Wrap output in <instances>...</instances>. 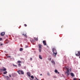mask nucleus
<instances>
[{
	"label": "nucleus",
	"instance_id": "obj_19",
	"mask_svg": "<svg viewBox=\"0 0 80 80\" xmlns=\"http://www.w3.org/2000/svg\"><path fill=\"white\" fill-rule=\"evenodd\" d=\"M55 73H57V72H58V71H57V70L55 69Z\"/></svg>",
	"mask_w": 80,
	"mask_h": 80
},
{
	"label": "nucleus",
	"instance_id": "obj_20",
	"mask_svg": "<svg viewBox=\"0 0 80 80\" xmlns=\"http://www.w3.org/2000/svg\"><path fill=\"white\" fill-rule=\"evenodd\" d=\"M18 65L19 67H20V66H21V64H20V63H19V64H18Z\"/></svg>",
	"mask_w": 80,
	"mask_h": 80
},
{
	"label": "nucleus",
	"instance_id": "obj_16",
	"mask_svg": "<svg viewBox=\"0 0 80 80\" xmlns=\"http://www.w3.org/2000/svg\"><path fill=\"white\" fill-rule=\"evenodd\" d=\"M34 38L35 39V40H36V41L38 40V38Z\"/></svg>",
	"mask_w": 80,
	"mask_h": 80
},
{
	"label": "nucleus",
	"instance_id": "obj_5",
	"mask_svg": "<svg viewBox=\"0 0 80 80\" xmlns=\"http://www.w3.org/2000/svg\"><path fill=\"white\" fill-rule=\"evenodd\" d=\"M5 32H2L1 33V36H3L5 35Z\"/></svg>",
	"mask_w": 80,
	"mask_h": 80
},
{
	"label": "nucleus",
	"instance_id": "obj_6",
	"mask_svg": "<svg viewBox=\"0 0 80 80\" xmlns=\"http://www.w3.org/2000/svg\"><path fill=\"white\" fill-rule=\"evenodd\" d=\"M66 73H67L68 75V76L69 75H70V73H69V70H68L67 71H66Z\"/></svg>",
	"mask_w": 80,
	"mask_h": 80
},
{
	"label": "nucleus",
	"instance_id": "obj_21",
	"mask_svg": "<svg viewBox=\"0 0 80 80\" xmlns=\"http://www.w3.org/2000/svg\"><path fill=\"white\" fill-rule=\"evenodd\" d=\"M24 26H25V27H27V24H24Z\"/></svg>",
	"mask_w": 80,
	"mask_h": 80
},
{
	"label": "nucleus",
	"instance_id": "obj_11",
	"mask_svg": "<svg viewBox=\"0 0 80 80\" xmlns=\"http://www.w3.org/2000/svg\"><path fill=\"white\" fill-rule=\"evenodd\" d=\"M71 76H72V77H74V76H75L74 75V74H73V73H71Z\"/></svg>",
	"mask_w": 80,
	"mask_h": 80
},
{
	"label": "nucleus",
	"instance_id": "obj_14",
	"mask_svg": "<svg viewBox=\"0 0 80 80\" xmlns=\"http://www.w3.org/2000/svg\"><path fill=\"white\" fill-rule=\"evenodd\" d=\"M17 63H22V62L20 61H18L17 62Z\"/></svg>",
	"mask_w": 80,
	"mask_h": 80
},
{
	"label": "nucleus",
	"instance_id": "obj_10",
	"mask_svg": "<svg viewBox=\"0 0 80 80\" xmlns=\"http://www.w3.org/2000/svg\"><path fill=\"white\" fill-rule=\"evenodd\" d=\"M26 34H27L26 33H25V34H23L22 35H24V36L25 37L27 38V35H26Z\"/></svg>",
	"mask_w": 80,
	"mask_h": 80
},
{
	"label": "nucleus",
	"instance_id": "obj_3",
	"mask_svg": "<svg viewBox=\"0 0 80 80\" xmlns=\"http://www.w3.org/2000/svg\"><path fill=\"white\" fill-rule=\"evenodd\" d=\"M39 50V52H41V50H42V45L41 44H38Z\"/></svg>",
	"mask_w": 80,
	"mask_h": 80
},
{
	"label": "nucleus",
	"instance_id": "obj_15",
	"mask_svg": "<svg viewBox=\"0 0 80 80\" xmlns=\"http://www.w3.org/2000/svg\"><path fill=\"white\" fill-rule=\"evenodd\" d=\"M31 78H32V79H34V77H33V76H31Z\"/></svg>",
	"mask_w": 80,
	"mask_h": 80
},
{
	"label": "nucleus",
	"instance_id": "obj_33",
	"mask_svg": "<svg viewBox=\"0 0 80 80\" xmlns=\"http://www.w3.org/2000/svg\"><path fill=\"white\" fill-rule=\"evenodd\" d=\"M40 75L41 76H42V74H41Z\"/></svg>",
	"mask_w": 80,
	"mask_h": 80
},
{
	"label": "nucleus",
	"instance_id": "obj_2",
	"mask_svg": "<svg viewBox=\"0 0 80 80\" xmlns=\"http://www.w3.org/2000/svg\"><path fill=\"white\" fill-rule=\"evenodd\" d=\"M18 73L19 75H20V74H22V75H23V74H24V72H23L22 70H19L18 71Z\"/></svg>",
	"mask_w": 80,
	"mask_h": 80
},
{
	"label": "nucleus",
	"instance_id": "obj_24",
	"mask_svg": "<svg viewBox=\"0 0 80 80\" xmlns=\"http://www.w3.org/2000/svg\"><path fill=\"white\" fill-rule=\"evenodd\" d=\"M47 75H48V76H49L50 75V74L49 73H47Z\"/></svg>",
	"mask_w": 80,
	"mask_h": 80
},
{
	"label": "nucleus",
	"instance_id": "obj_22",
	"mask_svg": "<svg viewBox=\"0 0 80 80\" xmlns=\"http://www.w3.org/2000/svg\"><path fill=\"white\" fill-rule=\"evenodd\" d=\"M2 38H0V41H2Z\"/></svg>",
	"mask_w": 80,
	"mask_h": 80
},
{
	"label": "nucleus",
	"instance_id": "obj_31",
	"mask_svg": "<svg viewBox=\"0 0 80 80\" xmlns=\"http://www.w3.org/2000/svg\"><path fill=\"white\" fill-rule=\"evenodd\" d=\"M51 58H49V60H50V61H51Z\"/></svg>",
	"mask_w": 80,
	"mask_h": 80
},
{
	"label": "nucleus",
	"instance_id": "obj_23",
	"mask_svg": "<svg viewBox=\"0 0 80 80\" xmlns=\"http://www.w3.org/2000/svg\"><path fill=\"white\" fill-rule=\"evenodd\" d=\"M25 48H28V46L26 45L25 47Z\"/></svg>",
	"mask_w": 80,
	"mask_h": 80
},
{
	"label": "nucleus",
	"instance_id": "obj_28",
	"mask_svg": "<svg viewBox=\"0 0 80 80\" xmlns=\"http://www.w3.org/2000/svg\"><path fill=\"white\" fill-rule=\"evenodd\" d=\"M7 80H10V79H8V78H7Z\"/></svg>",
	"mask_w": 80,
	"mask_h": 80
},
{
	"label": "nucleus",
	"instance_id": "obj_35",
	"mask_svg": "<svg viewBox=\"0 0 80 80\" xmlns=\"http://www.w3.org/2000/svg\"><path fill=\"white\" fill-rule=\"evenodd\" d=\"M13 66H14L15 67H16V65H13Z\"/></svg>",
	"mask_w": 80,
	"mask_h": 80
},
{
	"label": "nucleus",
	"instance_id": "obj_17",
	"mask_svg": "<svg viewBox=\"0 0 80 80\" xmlns=\"http://www.w3.org/2000/svg\"><path fill=\"white\" fill-rule=\"evenodd\" d=\"M3 74H6V73H7V71H5L3 72Z\"/></svg>",
	"mask_w": 80,
	"mask_h": 80
},
{
	"label": "nucleus",
	"instance_id": "obj_34",
	"mask_svg": "<svg viewBox=\"0 0 80 80\" xmlns=\"http://www.w3.org/2000/svg\"><path fill=\"white\" fill-rule=\"evenodd\" d=\"M36 79H37V80H39L38 79H37V78H36Z\"/></svg>",
	"mask_w": 80,
	"mask_h": 80
},
{
	"label": "nucleus",
	"instance_id": "obj_9",
	"mask_svg": "<svg viewBox=\"0 0 80 80\" xmlns=\"http://www.w3.org/2000/svg\"><path fill=\"white\" fill-rule=\"evenodd\" d=\"M1 70H3V71H6L7 70L6 69V68H3L2 69H1Z\"/></svg>",
	"mask_w": 80,
	"mask_h": 80
},
{
	"label": "nucleus",
	"instance_id": "obj_25",
	"mask_svg": "<svg viewBox=\"0 0 80 80\" xmlns=\"http://www.w3.org/2000/svg\"><path fill=\"white\" fill-rule=\"evenodd\" d=\"M32 58H30V60H31V61L32 60Z\"/></svg>",
	"mask_w": 80,
	"mask_h": 80
},
{
	"label": "nucleus",
	"instance_id": "obj_37",
	"mask_svg": "<svg viewBox=\"0 0 80 80\" xmlns=\"http://www.w3.org/2000/svg\"><path fill=\"white\" fill-rule=\"evenodd\" d=\"M79 58H80V56H79Z\"/></svg>",
	"mask_w": 80,
	"mask_h": 80
},
{
	"label": "nucleus",
	"instance_id": "obj_1",
	"mask_svg": "<svg viewBox=\"0 0 80 80\" xmlns=\"http://www.w3.org/2000/svg\"><path fill=\"white\" fill-rule=\"evenodd\" d=\"M52 52H53V56L54 57H56V55H57V51L56 49L54 48H53Z\"/></svg>",
	"mask_w": 80,
	"mask_h": 80
},
{
	"label": "nucleus",
	"instance_id": "obj_4",
	"mask_svg": "<svg viewBox=\"0 0 80 80\" xmlns=\"http://www.w3.org/2000/svg\"><path fill=\"white\" fill-rule=\"evenodd\" d=\"M76 56H80V51L76 52Z\"/></svg>",
	"mask_w": 80,
	"mask_h": 80
},
{
	"label": "nucleus",
	"instance_id": "obj_30",
	"mask_svg": "<svg viewBox=\"0 0 80 80\" xmlns=\"http://www.w3.org/2000/svg\"><path fill=\"white\" fill-rule=\"evenodd\" d=\"M9 77H11V75H10V74H9Z\"/></svg>",
	"mask_w": 80,
	"mask_h": 80
},
{
	"label": "nucleus",
	"instance_id": "obj_18",
	"mask_svg": "<svg viewBox=\"0 0 80 80\" xmlns=\"http://www.w3.org/2000/svg\"><path fill=\"white\" fill-rule=\"evenodd\" d=\"M20 51H22V50H23V48H21L19 50Z\"/></svg>",
	"mask_w": 80,
	"mask_h": 80
},
{
	"label": "nucleus",
	"instance_id": "obj_8",
	"mask_svg": "<svg viewBox=\"0 0 80 80\" xmlns=\"http://www.w3.org/2000/svg\"><path fill=\"white\" fill-rule=\"evenodd\" d=\"M27 74L28 77H30V72H27Z\"/></svg>",
	"mask_w": 80,
	"mask_h": 80
},
{
	"label": "nucleus",
	"instance_id": "obj_13",
	"mask_svg": "<svg viewBox=\"0 0 80 80\" xmlns=\"http://www.w3.org/2000/svg\"><path fill=\"white\" fill-rule=\"evenodd\" d=\"M51 62L53 63V64H55V61H53V60H52L51 61Z\"/></svg>",
	"mask_w": 80,
	"mask_h": 80
},
{
	"label": "nucleus",
	"instance_id": "obj_38",
	"mask_svg": "<svg viewBox=\"0 0 80 80\" xmlns=\"http://www.w3.org/2000/svg\"><path fill=\"white\" fill-rule=\"evenodd\" d=\"M58 73H59V72H58Z\"/></svg>",
	"mask_w": 80,
	"mask_h": 80
},
{
	"label": "nucleus",
	"instance_id": "obj_27",
	"mask_svg": "<svg viewBox=\"0 0 80 80\" xmlns=\"http://www.w3.org/2000/svg\"><path fill=\"white\" fill-rule=\"evenodd\" d=\"M2 45H3V44H2V43H1L0 45V46H2Z\"/></svg>",
	"mask_w": 80,
	"mask_h": 80
},
{
	"label": "nucleus",
	"instance_id": "obj_12",
	"mask_svg": "<svg viewBox=\"0 0 80 80\" xmlns=\"http://www.w3.org/2000/svg\"><path fill=\"white\" fill-rule=\"evenodd\" d=\"M39 58L40 59H41V60L42 59V57L41 55H39Z\"/></svg>",
	"mask_w": 80,
	"mask_h": 80
},
{
	"label": "nucleus",
	"instance_id": "obj_36",
	"mask_svg": "<svg viewBox=\"0 0 80 80\" xmlns=\"http://www.w3.org/2000/svg\"><path fill=\"white\" fill-rule=\"evenodd\" d=\"M30 80H33L30 79Z\"/></svg>",
	"mask_w": 80,
	"mask_h": 80
},
{
	"label": "nucleus",
	"instance_id": "obj_7",
	"mask_svg": "<svg viewBox=\"0 0 80 80\" xmlns=\"http://www.w3.org/2000/svg\"><path fill=\"white\" fill-rule=\"evenodd\" d=\"M43 43L44 45H46L47 43L46 42V41H43Z\"/></svg>",
	"mask_w": 80,
	"mask_h": 80
},
{
	"label": "nucleus",
	"instance_id": "obj_29",
	"mask_svg": "<svg viewBox=\"0 0 80 80\" xmlns=\"http://www.w3.org/2000/svg\"><path fill=\"white\" fill-rule=\"evenodd\" d=\"M6 77H7V78H8V79H10V78H9V77H8V76H6Z\"/></svg>",
	"mask_w": 80,
	"mask_h": 80
},
{
	"label": "nucleus",
	"instance_id": "obj_26",
	"mask_svg": "<svg viewBox=\"0 0 80 80\" xmlns=\"http://www.w3.org/2000/svg\"><path fill=\"white\" fill-rule=\"evenodd\" d=\"M73 80H77V78H74L73 79Z\"/></svg>",
	"mask_w": 80,
	"mask_h": 80
},
{
	"label": "nucleus",
	"instance_id": "obj_32",
	"mask_svg": "<svg viewBox=\"0 0 80 80\" xmlns=\"http://www.w3.org/2000/svg\"><path fill=\"white\" fill-rule=\"evenodd\" d=\"M7 57L10 58V57H10V56H8Z\"/></svg>",
	"mask_w": 80,
	"mask_h": 80
}]
</instances>
